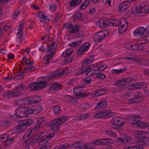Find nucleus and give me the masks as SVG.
Masks as SVG:
<instances>
[{"label": "nucleus", "instance_id": "f257e3e1", "mask_svg": "<svg viewBox=\"0 0 149 149\" xmlns=\"http://www.w3.org/2000/svg\"><path fill=\"white\" fill-rule=\"evenodd\" d=\"M42 110V108L38 106H36L33 107H23L16 109L14 114L15 116L19 117L25 118L30 114H36L40 113Z\"/></svg>", "mask_w": 149, "mask_h": 149}, {"label": "nucleus", "instance_id": "f03ea898", "mask_svg": "<svg viewBox=\"0 0 149 149\" xmlns=\"http://www.w3.org/2000/svg\"><path fill=\"white\" fill-rule=\"evenodd\" d=\"M68 118L67 117L62 116L54 119L50 123V126L52 129L54 130H58V128L56 127L65 122Z\"/></svg>", "mask_w": 149, "mask_h": 149}, {"label": "nucleus", "instance_id": "7ed1b4c3", "mask_svg": "<svg viewBox=\"0 0 149 149\" xmlns=\"http://www.w3.org/2000/svg\"><path fill=\"white\" fill-rule=\"evenodd\" d=\"M132 80V79L130 77H126L125 79H120L116 81L115 84L117 85L116 88L118 89V90H121L124 88V86L126 84L130 83Z\"/></svg>", "mask_w": 149, "mask_h": 149}, {"label": "nucleus", "instance_id": "20e7f679", "mask_svg": "<svg viewBox=\"0 0 149 149\" xmlns=\"http://www.w3.org/2000/svg\"><path fill=\"white\" fill-rule=\"evenodd\" d=\"M95 67V65L93 64L90 67H89L87 69H83L78 70L76 72L77 73V74H82L86 72V74H88L89 72H91V74H104L102 73H99V71L96 70H94L91 71V68L92 67L93 68H94Z\"/></svg>", "mask_w": 149, "mask_h": 149}, {"label": "nucleus", "instance_id": "39448f33", "mask_svg": "<svg viewBox=\"0 0 149 149\" xmlns=\"http://www.w3.org/2000/svg\"><path fill=\"white\" fill-rule=\"evenodd\" d=\"M108 34V31L104 30L96 33L93 37V40L96 42H99L105 38Z\"/></svg>", "mask_w": 149, "mask_h": 149}, {"label": "nucleus", "instance_id": "423d86ee", "mask_svg": "<svg viewBox=\"0 0 149 149\" xmlns=\"http://www.w3.org/2000/svg\"><path fill=\"white\" fill-rule=\"evenodd\" d=\"M31 122L28 120H24L22 123L16 127L15 132L16 133H18L22 131L24 127H26L31 125Z\"/></svg>", "mask_w": 149, "mask_h": 149}, {"label": "nucleus", "instance_id": "0eeeda50", "mask_svg": "<svg viewBox=\"0 0 149 149\" xmlns=\"http://www.w3.org/2000/svg\"><path fill=\"white\" fill-rule=\"evenodd\" d=\"M128 26L127 21L125 19H122L120 22L118 28V32L122 33L127 30Z\"/></svg>", "mask_w": 149, "mask_h": 149}, {"label": "nucleus", "instance_id": "6e6552de", "mask_svg": "<svg viewBox=\"0 0 149 149\" xmlns=\"http://www.w3.org/2000/svg\"><path fill=\"white\" fill-rule=\"evenodd\" d=\"M83 87L81 86L77 87L74 89V93L77 95V96L79 98L84 97L89 95L88 93H82L80 92Z\"/></svg>", "mask_w": 149, "mask_h": 149}, {"label": "nucleus", "instance_id": "1a4fd4ad", "mask_svg": "<svg viewBox=\"0 0 149 149\" xmlns=\"http://www.w3.org/2000/svg\"><path fill=\"white\" fill-rule=\"evenodd\" d=\"M21 94L20 91H19L16 88L15 89L14 91L10 92H5L3 95L6 98H9L12 96L16 97Z\"/></svg>", "mask_w": 149, "mask_h": 149}, {"label": "nucleus", "instance_id": "9d476101", "mask_svg": "<svg viewBox=\"0 0 149 149\" xmlns=\"http://www.w3.org/2000/svg\"><path fill=\"white\" fill-rule=\"evenodd\" d=\"M41 98L39 96H34L26 99L27 104L28 105H31L38 103L40 102Z\"/></svg>", "mask_w": 149, "mask_h": 149}, {"label": "nucleus", "instance_id": "9b49d317", "mask_svg": "<svg viewBox=\"0 0 149 149\" xmlns=\"http://www.w3.org/2000/svg\"><path fill=\"white\" fill-rule=\"evenodd\" d=\"M96 25L97 26L100 28H105L106 26L109 25L108 19L105 20L102 19H100L96 22Z\"/></svg>", "mask_w": 149, "mask_h": 149}, {"label": "nucleus", "instance_id": "f8f14e48", "mask_svg": "<svg viewBox=\"0 0 149 149\" xmlns=\"http://www.w3.org/2000/svg\"><path fill=\"white\" fill-rule=\"evenodd\" d=\"M130 6V2L129 1H126L121 4L118 6L119 11L122 12L128 8Z\"/></svg>", "mask_w": 149, "mask_h": 149}, {"label": "nucleus", "instance_id": "ddd939ff", "mask_svg": "<svg viewBox=\"0 0 149 149\" xmlns=\"http://www.w3.org/2000/svg\"><path fill=\"white\" fill-rule=\"evenodd\" d=\"M28 88L31 91H34L40 90L37 82L30 84L28 86Z\"/></svg>", "mask_w": 149, "mask_h": 149}, {"label": "nucleus", "instance_id": "4468645a", "mask_svg": "<svg viewBox=\"0 0 149 149\" xmlns=\"http://www.w3.org/2000/svg\"><path fill=\"white\" fill-rule=\"evenodd\" d=\"M145 29L143 27L138 28L134 32V35L135 36H140L145 34Z\"/></svg>", "mask_w": 149, "mask_h": 149}, {"label": "nucleus", "instance_id": "2eb2a0df", "mask_svg": "<svg viewBox=\"0 0 149 149\" xmlns=\"http://www.w3.org/2000/svg\"><path fill=\"white\" fill-rule=\"evenodd\" d=\"M131 86L133 88L132 89L135 88H145L146 87V83L143 82H138L134 84H132Z\"/></svg>", "mask_w": 149, "mask_h": 149}, {"label": "nucleus", "instance_id": "dca6fc26", "mask_svg": "<svg viewBox=\"0 0 149 149\" xmlns=\"http://www.w3.org/2000/svg\"><path fill=\"white\" fill-rule=\"evenodd\" d=\"M90 47V45L88 43H86L83 44L79 48L77 52L79 54H81L85 52Z\"/></svg>", "mask_w": 149, "mask_h": 149}, {"label": "nucleus", "instance_id": "f3484780", "mask_svg": "<svg viewBox=\"0 0 149 149\" xmlns=\"http://www.w3.org/2000/svg\"><path fill=\"white\" fill-rule=\"evenodd\" d=\"M141 118L139 117L136 123V126L141 128H146L149 127V124L145 123L144 121L141 122L140 120Z\"/></svg>", "mask_w": 149, "mask_h": 149}, {"label": "nucleus", "instance_id": "a211bd4d", "mask_svg": "<svg viewBox=\"0 0 149 149\" xmlns=\"http://www.w3.org/2000/svg\"><path fill=\"white\" fill-rule=\"evenodd\" d=\"M121 119V118L119 117H114L111 119V123L114 125L122 126L123 125V123H125V122L123 121L122 122L120 123V122Z\"/></svg>", "mask_w": 149, "mask_h": 149}, {"label": "nucleus", "instance_id": "6ab92c4d", "mask_svg": "<svg viewBox=\"0 0 149 149\" xmlns=\"http://www.w3.org/2000/svg\"><path fill=\"white\" fill-rule=\"evenodd\" d=\"M108 110H104L100 111L99 113L94 115V118H107Z\"/></svg>", "mask_w": 149, "mask_h": 149}, {"label": "nucleus", "instance_id": "aec40b11", "mask_svg": "<svg viewBox=\"0 0 149 149\" xmlns=\"http://www.w3.org/2000/svg\"><path fill=\"white\" fill-rule=\"evenodd\" d=\"M132 13L135 15H137L139 13H143L142 7L137 6L134 8H133L132 10Z\"/></svg>", "mask_w": 149, "mask_h": 149}, {"label": "nucleus", "instance_id": "412c9836", "mask_svg": "<svg viewBox=\"0 0 149 149\" xmlns=\"http://www.w3.org/2000/svg\"><path fill=\"white\" fill-rule=\"evenodd\" d=\"M109 141L108 139H103L98 140H96L92 142V143L94 144H105L108 143Z\"/></svg>", "mask_w": 149, "mask_h": 149}, {"label": "nucleus", "instance_id": "4be33fe9", "mask_svg": "<svg viewBox=\"0 0 149 149\" xmlns=\"http://www.w3.org/2000/svg\"><path fill=\"white\" fill-rule=\"evenodd\" d=\"M145 29V35L144 36L146 38L144 39L142 42L140 43L141 44L149 42V26L146 27Z\"/></svg>", "mask_w": 149, "mask_h": 149}, {"label": "nucleus", "instance_id": "5701e85b", "mask_svg": "<svg viewBox=\"0 0 149 149\" xmlns=\"http://www.w3.org/2000/svg\"><path fill=\"white\" fill-rule=\"evenodd\" d=\"M145 132L140 131H136L134 133V136L139 139H144L145 137Z\"/></svg>", "mask_w": 149, "mask_h": 149}, {"label": "nucleus", "instance_id": "b1692460", "mask_svg": "<svg viewBox=\"0 0 149 149\" xmlns=\"http://www.w3.org/2000/svg\"><path fill=\"white\" fill-rule=\"evenodd\" d=\"M138 144L141 146H149V138H146L145 137L144 139L139 140L138 142Z\"/></svg>", "mask_w": 149, "mask_h": 149}, {"label": "nucleus", "instance_id": "393cba45", "mask_svg": "<svg viewBox=\"0 0 149 149\" xmlns=\"http://www.w3.org/2000/svg\"><path fill=\"white\" fill-rule=\"evenodd\" d=\"M70 72L69 71L67 68L65 69H60L57 70L54 74H68L70 73Z\"/></svg>", "mask_w": 149, "mask_h": 149}, {"label": "nucleus", "instance_id": "a878e982", "mask_svg": "<svg viewBox=\"0 0 149 149\" xmlns=\"http://www.w3.org/2000/svg\"><path fill=\"white\" fill-rule=\"evenodd\" d=\"M73 148H78V149H87L88 147L84 145H82L79 141H76L72 145Z\"/></svg>", "mask_w": 149, "mask_h": 149}, {"label": "nucleus", "instance_id": "bb28decb", "mask_svg": "<svg viewBox=\"0 0 149 149\" xmlns=\"http://www.w3.org/2000/svg\"><path fill=\"white\" fill-rule=\"evenodd\" d=\"M63 86L58 83H55L53 84L49 88V90L56 91L61 89Z\"/></svg>", "mask_w": 149, "mask_h": 149}, {"label": "nucleus", "instance_id": "cd10ccee", "mask_svg": "<svg viewBox=\"0 0 149 149\" xmlns=\"http://www.w3.org/2000/svg\"><path fill=\"white\" fill-rule=\"evenodd\" d=\"M22 28L18 29V31L17 34V39L18 42L20 43L23 40V34L22 33Z\"/></svg>", "mask_w": 149, "mask_h": 149}, {"label": "nucleus", "instance_id": "c85d7f7f", "mask_svg": "<svg viewBox=\"0 0 149 149\" xmlns=\"http://www.w3.org/2000/svg\"><path fill=\"white\" fill-rule=\"evenodd\" d=\"M139 117L137 116H135L134 117H129L127 118L126 120L127 121L130 122L136 125L137 121H138L137 120Z\"/></svg>", "mask_w": 149, "mask_h": 149}, {"label": "nucleus", "instance_id": "c756f323", "mask_svg": "<svg viewBox=\"0 0 149 149\" xmlns=\"http://www.w3.org/2000/svg\"><path fill=\"white\" fill-rule=\"evenodd\" d=\"M35 137L34 136H31L29 138L26 137V138H24L23 137L24 140L27 144H30L31 143H33L35 142Z\"/></svg>", "mask_w": 149, "mask_h": 149}, {"label": "nucleus", "instance_id": "7c9ffc66", "mask_svg": "<svg viewBox=\"0 0 149 149\" xmlns=\"http://www.w3.org/2000/svg\"><path fill=\"white\" fill-rule=\"evenodd\" d=\"M132 140L131 137L127 136L125 138H119L117 139V141L123 143H127L130 141Z\"/></svg>", "mask_w": 149, "mask_h": 149}, {"label": "nucleus", "instance_id": "2f4dec72", "mask_svg": "<svg viewBox=\"0 0 149 149\" xmlns=\"http://www.w3.org/2000/svg\"><path fill=\"white\" fill-rule=\"evenodd\" d=\"M36 129L34 128H31V129L29 130L27 132L24 134V138H26V137H28L31 136H33L34 134V132H35Z\"/></svg>", "mask_w": 149, "mask_h": 149}, {"label": "nucleus", "instance_id": "473e14b6", "mask_svg": "<svg viewBox=\"0 0 149 149\" xmlns=\"http://www.w3.org/2000/svg\"><path fill=\"white\" fill-rule=\"evenodd\" d=\"M73 50L71 48L68 49L64 51L62 54V56L64 57L71 55L73 52Z\"/></svg>", "mask_w": 149, "mask_h": 149}, {"label": "nucleus", "instance_id": "72a5a7b5", "mask_svg": "<svg viewBox=\"0 0 149 149\" xmlns=\"http://www.w3.org/2000/svg\"><path fill=\"white\" fill-rule=\"evenodd\" d=\"M93 61V57L92 56L90 58H87L83 61L82 65L84 66H88V64L92 63Z\"/></svg>", "mask_w": 149, "mask_h": 149}, {"label": "nucleus", "instance_id": "f704fd0d", "mask_svg": "<svg viewBox=\"0 0 149 149\" xmlns=\"http://www.w3.org/2000/svg\"><path fill=\"white\" fill-rule=\"evenodd\" d=\"M109 25L116 26L120 24V22L119 20H117L114 19H108Z\"/></svg>", "mask_w": 149, "mask_h": 149}, {"label": "nucleus", "instance_id": "c9c22d12", "mask_svg": "<svg viewBox=\"0 0 149 149\" xmlns=\"http://www.w3.org/2000/svg\"><path fill=\"white\" fill-rule=\"evenodd\" d=\"M107 105V102L105 101H101L97 104V106L96 108L98 109L102 107L104 108Z\"/></svg>", "mask_w": 149, "mask_h": 149}, {"label": "nucleus", "instance_id": "e433bc0d", "mask_svg": "<svg viewBox=\"0 0 149 149\" xmlns=\"http://www.w3.org/2000/svg\"><path fill=\"white\" fill-rule=\"evenodd\" d=\"M126 69V68H124L113 69L111 70V72L112 74L123 73Z\"/></svg>", "mask_w": 149, "mask_h": 149}, {"label": "nucleus", "instance_id": "4c0bfd02", "mask_svg": "<svg viewBox=\"0 0 149 149\" xmlns=\"http://www.w3.org/2000/svg\"><path fill=\"white\" fill-rule=\"evenodd\" d=\"M81 0H72L70 2V5L71 6H78L81 3Z\"/></svg>", "mask_w": 149, "mask_h": 149}, {"label": "nucleus", "instance_id": "58836bf2", "mask_svg": "<svg viewBox=\"0 0 149 149\" xmlns=\"http://www.w3.org/2000/svg\"><path fill=\"white\" fill-rule=\"evenodd\" d=\"M91 0H85L82 4L80 6L81 9H84L86 8L90 3Z\"/></svg>", "mask_w": 149, "mask_h": 149}, {"label": "nucleus", "instance_id": "ea45409f", "mask_svg": "<svg viewBox=\"0 0 149 149\" xmlns=\"http://www.w3.org/2000/svg\"><path fill=\"white\" fill-rule=\"evenodd\" d=\"M138 58L137 56H133L132 55L126 57V58L128 60H132L136 62H139V61L138 60Z\"/></svg>", "mask_w": 149, "mask_h": 149}, {"label": "nucleus", "instance_id": "a19ab883", "mask_svg": "<svg viewBox=\"0 0 149 149\" xmlns=\"http://www.w3.org/2000/svg\"><path fill=\"white\" fill-rule=\"evenodd\" d=\"M8 141V135L7 134L2 135L0 137V141H6L7 142Z\"/></svg>", "mask_w": 149, "mask_h": 149}, {"label": "nucleus", "instance_id": "79ce46f5", "mask_svg": "<svg viewBox=\"0 0 149 149\" xmlns=\"http://www.w3.org/2000/svg\"><path fill=\"white\" fill-rule=\"evenodd\" d=\"M104 91V89H99L96 91H94L93 93V94H94L95 96H97L100 95H102V94H104V93H102V91Z\"/></svg>", "mask_w": 149, "mask_h": 149}, {"label": "nucleus", "instance_id": "37998d69", "mask_svg": "<svg viewBox=\"0 0 149 149\" xmlns=\"http://www.w3.org/2000/svg\"><path fill=\"white\" fill-rule=\"evenodd\" d=\"M81 16V13L80 12H77L73 15V18L74 21H77L80 19Z\"/></svg>", "mask_w": 149, "mask_h": 149}, {"label": "nucleus", "instance_id": "c03bdc74", "mask_svg": "<svg viewBox=\"0 0 149 149\" xmlns=\"http://www.w3.org/2000/svg\"><path fill=\"white\" fill-rule=\"evenodd\" d=\"M40 89L41 90L42 88H44L47 84V82L45 81H42L38 82Z\"/></svg>", "mask_w": 149, "mask_h": 149}, {"label": "nucleus", "instance_id": "a18cd8bd", "mask_svg": "<svg viewBox=\"0 0 149 149\" xmlns=\"http://www.w3.org/2000/svg\"><path fill=\"white\" fill-rule=\"evenodd\" d=\"M53 111L56 115H57L61 112L60 107L59 106L56 105L54 107Z\"/></svg>", "mask_w": 149, "mask_h": 149}, {"label": "nucleus", "instance_id": "49530a36", "mask_svg": "<svg viewBox=\"0 0 149 149\" xmlns=\"http://www.w3.org/2000/svg\"><path fill=\"white\" fill-rule=\"evenodd\" d=\"M55 75H47L45 77V79L47 80H50L51 79H52L54 78H56L57 77H60L61 75H58L57 76H54Z\"/></svg>", "mask_w": 149, "mask_h": 149}, {"label": "nucleus", "instance_id": "de8ad7c7", "mask_svg": "<svg viewBox=\"0 0 149 149\" xmlns=\"http://www.w3.org/2000/svg\"><path fill=\"white\" fill-rule=\"evenodd\" d=\"M79 30L78 26L75 25L72 26L70 29V32L72 33H74L77 32Z\"/></svg>", "mask_w": 149, "mask_h": 149}, {"label": "nucleus", "instance_id": "09e8293b", "mask_svg": "<svg viewBox=\"0 0 149 149\" xmlns=\"http://www.w3.org/2000/svg\"><path fill=\"white\" fill-rule=\"evenodd\" d=\"M55 135L54 133H52L49 134L45 138V142H48Z\"/></svg>", "mask_w": 149, "mask_h": 149}, {"label": "nucleus", "instance_id": "8fccbe9b", "mask_svg": "<svg viewBox=\"0 0 149 149\" xmlns=\"http://www.w3.org/2000/svg\"><path fill=\"white\" fill-rule=\"evenodd\" d=\"M140 44H134L132 45L131 44L132 50L137 51L139 50V47H140Z\"/></svg>", "mask_w": 149, "mask_h": 149}, {"label": "nucleus", "instance_id": "3c124183", "mask_svg": "<svg viewBox=\"0 0 149 149\" xmlns=\"http://www.w3.org/2000/svg\"><path fill=\"white\" fill-rule=\"evenodd\" d=\"M57 45L55 43V42H53L51 44V45L48 46V51H51L53 50V49L55 48V47H56Z\"/></svg>", "mask_w": 149, "mask_h": 149}, {"label": "nucleus", "instance_id": "603ef678", "mask_svg": "<svg viewBox=\"0 0 149 149\" xmlns=\"http://www.w3.org/2000/svg\"><path fill=\"white\" fill-rule=\"evenodd\" d=\"M68 146V145L67 144H63L58 146L55 148L54 149H66Z\"/></svg>", "mask_w": 149, "mask_h": 149}, {"label": "nucleus", "instance_id": "864d4df0", "mask_svg": "<svg viewBox=\"0 0 149 149\" xmlns=\"http://www.w3.org/2000/svg\"><path fill=\"white\" fill-rule=\"evenodd\" d=\"M143 13H148L149 12V6L146 5L142 7Z\"/></svg>", "mask_w": 149, "mask_h": 149}, {"label": "nucleus", "instance_id": "5fc2aeb1", "mask_svg": "<svg viewBox=\"0 0 149 149\" xmlns=\"http://www.w3.org/2000/svg\"><path fill=\"white\" fill-rule=\"evenodd\" d=\"M16 88L19 91H21L25 90V86L23 85L22 84H20Z\"/></svg>", "mask_w": 149, "mask_h": 149}, {"label": "nucleus", "instance_id": "6e6d98bb", "mask_svg": "<svg viewBox=\"0 0 149 149\" xmlns=\"http://www.w3.org/2000/svg\"><path fill=\"white\" fill-rule=\"evenodd\" d=\"M44 125L37 121L35 124V127L36 129H39L42 127Z\"/></svg>", "mask_w": 149, "mask_h": 149}, {"label": "nucleus", "instance_id": "4d7b16f0", "mask_svg": "<svg viewBox=\"0 0 149 149\" xmlns=\"http://www.w3.org/2000/svg\"><path fill=\"white\" fill-rule=\"evenodd\" d=\"M134 98L137 100H138L140 98H141L142 96V95L141 93L140 92H136L134 95Z\"/></svg>", "mask_w": 149, "mask_h": 149}, {"label": "nucleus", "instance_id": "13d9d810", "mask_svg": "<svg viewBox=\"0 0 149 149\" xmlns=\"http://www.w3.org/2000/svg\"><path fill=\"white\" fill-rule=\"evenodd\" d=\"M83 81L86 83H89L91 82L92 79L91 77H88L84 78L83 79Z\"/></svg>", "mask_w": 149, "mask_h": 149}, {"label": "nucleus", "instance_id": "bf43d9fd", "mask_svg": "<svg viewBox=\"0 0 149 149\" xmlns=\"http://www.w3.org/2000/svg\"><path fill=\"white\" fill-rule=\"evenodd\" d=\"M81 40H79V41H76L74 42H73L71 44H69V45L71 47H75L77 45H79L81 43Z\"/></svg>", "mask_w": 149, "mask_h": 149}, {"label": "nucleus", "instance_id": "052dcab7", "mask_svg": "<svg viewBox=\"0 0 149 149\" xmlns=\"http://www.w3.org/2000/svg\"><path fill=\"white\" fill-rule=\"evenodd\" d=\"M89 115L88 114H84L81 115L79 117L77 118V120H79L82 119L84 118H86L88 117Z\"/></svg>", "mask_w": 149, "mask_h": 149}, {"label": "nucleus", "instance_id": "680f3d73", "mask_svg": "<svg viewBox=\"0 0 149 149\" xmlns=\"http://www.w3.org/2000/svg\"><path fill=\"white\" fill-rule=\"evenodd\" d=\"M49 21V19L47 17L44 15L42 18V19L40 20V21L42 22L46 23Z\"/></svg>", "mask_w": 149, "mask_h": 149}, {"label": "nucleus", "instance_id": "e2e57ef3", "mask_svg": "<svg viewBox=\"0 0 149 149\" xmlns=\"http://www.w3.org/2000/svg\"><path fill=\"white\" fill-rule=\"evenodd\" d=\"M107 118L116 115L115 112H112L110 110H108L107 112Z\"/></svg>", "mask_w": 149, "mask_h": 149}, {"label": "nucleus", "instance_id": "0e129e2a", "mask_svg": "<svg viewBox=\"0 0 149 149\" xmlns=\"http://www.w3.org/2000/svg\"><path fill=\"white\" fill-rule=\"evenodd\" d=\"M45 118L43 117H41L38 118L37 121L44 125L45 124Z\"/></svg>", "mask_w": 149, "mask_h": 149}, {"label": "nucleus", "instance_id": "69168bd1", "mask_svg": "<svg viewBox=\"0 0 149 149\" xmlns=\"http://www.w3.org/2000/svg\"><path fill=\"white\" fill-rule=\"evenodd\" d=\"M106 134H108L112 137H116V134L115 132H112L111 131H108L106 132Z\"/></svg>", "mask_w": 149, "mask_h": 149}, {"label": "nucleus", "instance_id": "338daca9", "mask_svg": "<svg viewBox=\"0 0 149 149\" xmlns=\"http://www.w3.org/2000/svg\"><path fill=\"white\" fill-rule=\"evenodd\" d=\"M106 66L105 64L101 65L97 67V68L100 71L106 69Z\"/></svg>", "mask_w": 149, "mask_h": 149}, {"label": "nucleus", "instance_id": "774afa93", "mask_svg": "<svg viewBox=\"0 0 149 149\" xmlns=\"http://www.w3.org/2000/svg\"><path fill=\"white\" fill-rule=\"evenodd\" d=\"M50 144H45L43 145L39 149H49L50 148Z\"/></svg>", "mask_w": 149, "mask_h": 149}]
</instances>
